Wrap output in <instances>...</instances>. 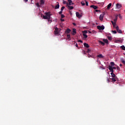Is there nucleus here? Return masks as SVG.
<instances>
[{
    "label": "nucleus",
    "instance_id": "nucleus-21",
    "mask_svg": "<svg viewBox=\"0 0 125 125\" xmlns=\"http://www.w3.org/2000/svg\"><path fill=\"white\" fill-rule=\"evenodd\" d=\"M99 58H103L104 57L102 54H100L98 55Z\"/></svg>",
    "mask_w": 125,
    "mask_h": 125
},
{
    "label": "nucleus",
    "instance_id": "nucleus-32",
    "mask_svg": "<svg viewBox=\"0 0 125 125\" xmlns=\"http://www.w3.org/2000/svg\"><path fill=\"white\" fill-rule=\"evenodd\" d=\"M43 19H47L48 18V17H47L46 15L45 16L43 15Z\"/></svg>",
    "mask_w": 125,
    "mask_h": 125
},
{
    "label": "nucleus",
    "instance_id": "nucleus-52",
    "mask_svg": "<svg viewBox=\"0 0 125 125\" xmlns=\"http://www.w3.org/2000/svg\"><path fill=\"white\" fill-rule=\"evenodd\" d=\"M73 25H74V26H76V23L75 22H73Z\"/></svg>",
    "mask_w": 125,
    "mask_h": 125
},
{
    "label": "nucleus",
    "instance_id": "nucleus-19",
    "mask_svg": "<svg viewBox=\"0 0 125 125\" xmlns=\"http://www.w3.org/2000/svg\"><path fill=\"white\" fill-rule=\"evenodd\" d=\"M99 43H100L101 44H102L103 46L105 45V43H104V42H102V41H99Z\"/></svg>",
    "mask_w": 125,
    "mask_h": 125
},
{
    "label": "nucleus",
    "instance_id": "nucleus-26",
    "mask_svg": "<svg viewBox=\"0 0 125 125\" xmlns=\"http://www.w3.org/2000/svg\"><path fill=\"white\" fill-rule=\"evenodd\" d=\"M111 80H112L113 83H115V82H116V78H111Z\"/></svg>",
    "mask_w": 125,
    "mask_h": 125
},
{
    "label": "nucleus",
    "instance_id": "nucleus-27",
    "mask_svg": "<svg viewBox=\"0 0 125 125\" xmlns=\"http://www.w3.org/2000/svg\"><path fill=\"white\" fill-rule=\"evenodd\" d=\"M107 39L109 40V41H112V37L111 36H108Z\"/></svg>",
    "mask_w": 125,
    "mask_h": 125
},
{
    "label": "nucleus",
    "instance_id": "nucleus-33",
    "mask_svg": "<svg viewBox=\"0 0 125 125\" xmlns=\"http://www.w3.org/2000/svg\"><path fill=\"white\" fill-rule=\"evenodd\" d=\"M81 4H82V5H85V3H84V1H82V2H81Z\"/></svg>",
    "mask_w": 125,
    "mask_h": 125
},
{
    "label": "nucleus",
    "instance_id": "nucleus-20",
    "mask_svg": "<svg viewBox=\"0 0 125 125\" xmlns=\"http://www.w3.org/2000/svg\"><path fill=\"white\" fill-rule=\"evenodd\" d=\"M111 75L112 78H116V75H115V74H114V72H111Z\"/></svg>",
    "mask_w": 125,
    "mask_h": 125
},
{
    "label": "nucleus",
    "instance_id": "nucleus-57",
    "mask_svg": "<svg viewBox=\"0 0 125 125\" xmlns=\"http://www.w3.org/2000/svg\"><path fill=\"white\" fill-rule=\"evenodd\" d=\"M84 54H85V52H84Z\"/></svg>",
    "mask_w": 125,
    "mask_h": 125
},
{
    "label": "nucleus",
    "instance_id": "nucleus-38",
    "mask_svg": "<svg viewBox=\"0 0 125 125\" xmlns=\"http://www.w3.org/2000/svg\"><path fill=\"white\" fill-rule=\"evenodd\" d=\"M85 4L86 5V6H88V2H87V1H85Z\"/></svg>",
    "mask_w": 125,
    "mask_h": 125
},
{
    "label": "nucleus",
    "instance_id": "nucleus-15",
    "mask_svg": "<svg viewBox=\"0 0 125 125\" xmlns=\"http://www.w3.org/2000/svg\"><path fill=\"white\" fill-rule=\"evenodd\" d=\"M83 44H84V46H85V47H86L87 48H88V47H89V45H88V44H87L86 43H84Z\"/></svg>",
    "mask_w": 125,
    "mask_h": 125
},
{
    "label": "nucleus",
    "instance_id": "nucleus-7",
    "mask_svg": "<svg viewBox=\"0 0 125 125\" xmlns=\"http://www.w3.org/2000/svg\"><path fill=\"white\" fill-rule=\"evenodd\" d=\"M76 14L78 18H81V17H82V15H81V14H80V13H79L78 12H76Z\"/></svg>",
    "mask_w": 125,
    "mask_h": 125
},
{
    "label": "nucleus",
    "instance_id": "nucleus-11",
    "mask_svg": "<svg viewBox=\"0 0 125 125\" xmlns=\"http://www.w3.org/2000/svg\"><path fill=\"white\" fill-rule=\"evenodd\" d=\"M45 15L48 17V18H50V16H51V15H50V13L48 12L46 13Z\"/></svg>",
    "mask_w": 125,
    "mask_h": 125
},
{
    "label": "nucleus",
    "instance_id": "nucleus-16",
    "mask_svg": "<svg viewBox=\"0 0 125 125\" xmlns=\"http://www.w3.org/2000/svg\"><path fill=\"white\" fill-rule=\"evenodd\" d=\"M117 20H118V16H115V19L113 20V21L115 22H117Z\"/></svg>",
    "mask_w": 125,
    "mask_h": 125
},
{
    "label": "nucleus",
    "instance_id": "nucleus-49",
    "mask_svg": "<svg viewBox=\"0 0 125 125\" xmlns=\"http://www.w3.org/2000/svg\"><path fill=\"white\" fill-rule=\"evenodd\" d=\"M112 68H113V70H114V69H117V68H116V67H112Z\"/></svg>",
    "mask_w": 125,
    "mask_h": 125
},
{
    "label": "nucleus",
    "instance_id": "nucleus-44",
    "mask_svg": "<svg viewBox=\"0 0 125 125\" xmlns=\"http://www.w3.org/2000/svg\"><path fill=\"white\" fill-rule=\"evenodd\" d=\"M106 81L108 82V83H110V79H109V78H107Z\"/></svg>",
    "mask_w": 125,
    "mask_h": 125
},
{
    "label": "nucleus",
    "instance_id": "nucleus-22",
    "mask_svg": "<svg viewBox=\"0 0 125 125\" xmlns=\"http://www.w3.org/2000/svg\"><path fill=\"white\" fill-rule=\"evenodd\" d=\"M40 4L42 5L44 3V0H40Z\"/></svg>",
    "mask_w": 125,
    "mask_h": 125
},
{
    "label": "nucleus",
    "instance_id": "nucleus-12",
    "mask_svg": "<svg viewBox=\"0 0 125 125\" xmlns=\"http://www.w3.org/2000/svg\"><path fill=\"white\" fill-rule=\"evenodd\" d=\"M69 5H72L74 4V3L72 2V0H68Z\"/></svg>",
    "mask_w": 125,
    "mask_h": 125
},
{
    "label": "nucleus",
    "instance_id": "nucleus-61",
    "mask_svg": "<svg viewBox=\"0 0 125 125\" xmlns=\"http://www.w3.org/2000/svg\"><path fill=\"white\" fill-rule=\"evenodd\" d=\"M74 42H75V41H74Z\"/></svg>",
    "mask_w": 125,
    "mask_h": 125
},
{
    "label": "nucleus",
    "instance_id": "nucleus-5",
    "mask_svg": "<svg viewBox=\"0 0 125 125\" xmlns=\"http://www.w3.org/2000/svg\"><path fill=\"white\" fill-rule=\"evenodd\" d=\"M108 69H109V71H110V72H111V73H114V69H113V66H111V65H109L108 66Z\"/></svg>",
    "mask_w": 125,
    "mask_h": 125
},
{
    "label": "nucleus",
    "instance_id": "nucleus-47",
    "mask_svg": "<svg viewBox=\"0 0 125 125\" xmlns=\"http://www.w3.org/2000/svg\"><path fill=\"white\" fill-rule=\"evenodd\" d=\"M47 19L48 22H49V21H50V18H48Z\"/></svg>",
    "mask_w": 125,
    "mask_h": 125
},
{
    "label": "nucleus",
    "instance_id": "nucleus-58",
    "mask_svg": "<svg viewBox=\"0 0 125 125\" xmlns=\"http://www.w3.org/2000/svg\"><path fill=\"white\" fill-rule=\"evenodd\" d=\"M66 4L68 5V2L66 3Z\"/></svg>",
    "mask_w": 125,
    "mask_h": 125
},
{
    "label": "nucleus",
    "instance_id": "nucleus-17",
    "mask_svg": "<svg viewBox=\"0 0 125 125\" xmlns=\"http://www.w3.org/2000/svg\"><path fill=\"white\" fill-rule=\"evenodd\" d=\"M60 5H59V3L55 6V9H58L60 7Z\"/></svg>",
    "mask_w": 125,
    "mask_h": 125
},
{
    "label": "nucleus",
    "instance_id": "nucleus-2",
    "mask_svg": "<svg viewBox=\"0 0 125 125\" xmlns=\"http://www.w3.org/2000/svg\"><path fill=\"white\" fill-rule=\"evenodd\" d=\"M115 28L116 31H117V33H119V34H122L123 33V31H122L121 29H119V26H116Z\"/></svg>",
    "mask_w": 125,
    "mask_h": 125
},
{
    "label": "nucleus",
    "instance_id": "nucleus-55",
    "mask_svg": "<svg viewBox=\"0 0 125 125\" xmlns=\"http://www.w3.org/2000/svg\"><path fill=\"white\" fill-rule=\"evenodd\" d=\"M88 32H89V34H91V31H88Z\"/></svg>",
    "mask_w": 125,
    "mask_h": 125
},
{
    "label": "nucleus",
    "instance_id": "nucleus-43",
    "mask_svg": "<svg viewBox=\"0 0 125 125\" xmlns=\"http://www.w3.org/2000/svg\"><path fill=\"white\" fill-rule=\"evenodd\" d=\"M62 12H62V11H60V12H59V14L62 15Z\"/></svg>",
    "mask_w": 125,
    "mask_h": 125
},
{
    "label": "nucleus",
    "instance_id": "nucleus-29",
    "mask_svg": "<svg viewBox=\"0 0 125 125\" xmlns=\"http://www.w3.org/2000/svg\"><path fill=\"white\" fill-rule=\"evenodd\" d=\"M36 5L37 7H41V6L40 5V4L39 3V2L36 3Z\"/></svg>",
    "mask_w": 125,
    "mask_h": 125
},
{
    "label": "nucleus",
    "instance_id": "nucleus-1",
    "mask_svg": "<svg viewBox=\"0 0 125 125\" xmlns=\"http://www.w3.org/2000/svg\"><path fill=\"white\" fill-rule=\"evenodd\" d=\"M104 15H105V13H103L100 16L99 19L100 20H101V21H103V18H104Z\"/></svg>",
    "mask_w": 125,
    "mask_h": 125
},
{
    "label": "nucleus",
    "instance_id": "nucleus-51",
    "mask_svg": "<svg viewBox=\"0 0 125 125\" xmlns=\"http://www.w3.org/2000/svg\"><path fill=\"white\" fill-rule=\"evenodd\" d=\"M25 2H28V0H23Z\"/></svg>",
    "mask_w": 125,
    "mask_h": 125
},
{
    "label": "nucleus",
    "instance_id": "nucleus-59",
    "mask_svg": "<svg viewBox=\"0 0 125 125\" xmlns=\"http://www.w3.org/2000/svg\"><path fill=\"white\" fill-rule=\"evenodd\" d=\"M101 4H103V3H101Z\"/></svg>",
    "mask_w": 125,
    "mask_h": 125
},
{
    "label": "nucleus",
    "instance_id": "nucleus-14",
    "mask_svg": "<svg viewBox=\"0 0 125 125\" xmlns=\"http://www.w3.org/2000/svg\"><path fill=\"white\" fill-rule=\"evenodd\" d=\"M67 40H68L69 41H71V35H70L69 34H68L67 35Z\"/></svg>",
    "mask_w": 125,
    "mask_h": 125
},
{
    "label": "nucleus",
    "instance_id": "nucleus-53",
    "mask_svg": "<svg viewBox=\"0 0 125 125\" xmlns=\"http://www.w3.org/2000/svg\"><path fill=\"white\" fill-rule=\"evenodd\" d=\"M111 23H112V24H113V23H115V22H114V21H111Z\"/></svg>",
    "mask_w": 125,
    "mask_h": 125
},
{
    "label": "nucleus",
    "instance_id": "nucleus-48",
    "mask_svg": "<svg viewBox=\"0 0 125 125\" xmlns=\"http://www.w3.org/2000/svg\"><path fill=\"white\" fill-rule=\"evenodd\" d=\"M76 47L79 48V45L78 44V43L76 44Z\"/></svg>",
    "mask_w": 125,
    "mask_h": 125
},
{
    "label": "nucleus",
    "instance_id": "nucleus-8",
    "mask_svg": "<svg viewBox=\"0 0 125 125\" xmlns=\"http://www.w3.org/2000/svg\"><path fill=\"white\" fill-rule=\"evenodd\" d=\"M90 8H92L94 9H97V8H98V7H97V6H95L94 5H92L91 6H90Z\"/></svg>",
    "mask_w": 125,
    "mask_h": 125
},
{
    "label": "nucleus",
    "instance_id": "nucleus-60",
    "mask_svg": "<svg viewBox=\"0 0 125 125\" xmlns=\"http://www.w3.org/2000/svg\"><path fill=\"white\" fill-rule=\"evenodd\" d=\"M33 1V0H31V1Z\"/></svg>",
    "mask_w": 125,
    "mask_h": 125
},
{
    "label": "nucleus",
    "instance_id": "nucleus-39",
    "mask_svg": "<svg viewBox=\"0 0 125 125\" xmlns=\"http://www.w3.org/2000/svg\"><path fill=\"white\" fill-rule=\"evenodd\" d=\"M88 57L90 58V57H92V55L90 54H88Z\"/></svg>",
    "mask_w": 125,
    "mask_h": 125
},
{
    "label": "nucleus",
    "instance_id": "nucleus-4",
    "mask_svg": "<svg viewBox=\"0 0 125 125\" xmlns=\"http://www.w3.org/2000/svg\"><path fill=\"white\" fill-rule=\"evenodd\" d=\"M55 35H58L59 34V29L56 27L54 31Z\"/></svg>",
    "mask_w": 125,
    "mask_h": 125
},
{
    "label": "nucleus",
    "instance_id": "nucleus-40",
    "mask_svg": "<svg viewBox=\"0 0 125 125\" xmlns=\"http://www.w3.org/2000/svg\"><path fill=\"white\" fill-rule=\"evenodd\" d=\"M62 3H63V4H66V1L63 0L62 1Z\"/></svg>",
    "mask_w": 125,
    "mask_h": 125
},
{
    "label": "nucleus",
    "instance_id": "nucleus-18",
    "mask_svg": "<svg viewBox=\"0 0 125 125\" xmlns=\"http://www.w3.org/2000/svg\"><path fill=\"white\" fill-rule=\"evenodd\" d=\"M111 6H112V3H110L108 5H107V9H109Z\"/></svg>",
    "mask_w": 125,
    "mask_h": 125
},
{
    "label": "nucleus",
    "instance_id": "nucleus-10",
    "mask_svg": "<svg viewBox=\"0 0 125 125\" xmlns=\"http://www.w3.org/2000/svg\"><path fill=\"white\" fill-rule=\"evenodd\" d=\"M116 7L118 9H120V8H121V7H122V5H121V4H120L119 3H117L116 4Z\"/></svg>",
    "mask_w": 125,
    "mask_h": 125
},
{
    "label": "nucleus",
    "instance_id": "nucleus-6",
    "mask_svg": "<svg viewBox=\"0 0 125 125\" xmlns=\"http://www.w3.org/2000/svg\"><path fill=\"white\" fill-rule=\"evenodd\" d=\"M77 34V29H76L75 28H73V32H72V34L73 36H75V35Z\"/></svg>",
    "mask_w": 125,
    "mask_h": 125
},
{
    "label": "nucleus",
    "instance_id": "nucleus-54",
    "mask_svg": "<svg viewBox=\"0 0 125 125\" xmlns=\"http://www.w3.org/2000/svg\"><path fill=\"white\" fill-rule=\"evenodd\" d=\"M111 23H112V24H113V23H115V22H114V21H111Z\"/></svg>",
    "mask_w": 125,
    "mask_h": 125
},
{
    "label": "nucleus",
    "instance_id": "nucleus-13",
    "mask_svg": "<svg viewBox=\"0 0 125 125\" xmlns=\"http://www.w3.org/2000/svg\"><path fill=\"white\" fill-rule=\"evenodd\" d=\"M68 8L69 10H72V9H74V7L72 6H68Z\"/></svg>",
    "mask_w": 125,
    "mask_h": 125
},
{
    "label": "nucleus",
    "instance_id": "nucleus-36",
    "mask_svg": "<svg viewBox=\"0 0 125 125\" xmlns=\"http://www.w3.org/2000/svg\"><path fill=\"white\" fill-rule=\"evenodd\" d=\"M61 16V18H64V17H65V16L63 14H62Z\"/></svg>",
    "mask_w": 125,
    "mask_h": 125
},
{
    "label": "nucleus",
    "instance_id": "nucleus-42",
    "mask_svg": "<svg viewBox=\"0 0 125 125\" xmlns=\"http://www.w3.org/2000/svg\"><path fill=\"white\" fill-rule=\"evenodd\" d=\"M78 42H81V43H83V41H82V40H78Z\"/></svg>",
    "mask_w": 125,
    "mask_h": 125
},
{
    "label": "nucleus",
    "instance_id": "nucleus-37",
    "mask_svg": "<svg viewBox=\"0 0 125 125\" xmlns=\"http://www.w3.org/2000/svg\"><path fill=\"white\" fill-rule=\"evenodd\" d=\"M89 52H90V49H88L87 50V53H89Z\"/></svg>",
    "mask_w": 125,
    "mask_h": 125
},
{
    "label": "nucleus",
    "instance_id": "nucleus-31",
    "mask_svg": "<svg viewBox=\"0 0 125 125\" xmlns=\"http://www.w3.org/2000/svg\"><path fill=\"white\" fill-rule=\"evenodd\" d=\"M65 8V6H62L61 8V11L63 12V10H64V9Z\"/></svg>",
    "mask_w": 125,
    "mask_h": 125
},
{
    "label": "nucleus",
    "instance_id": "nucleus-35",
    "mask_svg": "<svg viewBox=\"0 0 125 125\" xmlns=\"http://www.w3.org/2000/svg\"><path fill=\"white\" fill-rule=\"evenodd\" d=\"M112 32L113 34H117V31H116V30H112Z\"/></svg>",
    "mask_w": 125,
    "mask_h": 125
},
{
    "label": "nucleus",
    "instance_id": "nucleus-24",
    "mask_svg": "<svg viewBox=\"0 0 125 125\" xmlns=\"http://www.w3.org/2000/svg\"><path fill=\"white\" fill-rule=\"evenodd\" d=\"M103 42H104L105 43H108V40L107 39H103Z\"/></svg>",
    "mask_w": 125,
    "mask_h": 125
},
{
    "label": "nucleus",
    "instance_id": "nucleus-30",
    "mask_svg": "<svg viewBox=\"0 0 125 125\" xmlns=\"http://www.w3.org/2000/svg\"><path fill=\"white\" fill-rule=\"evenodd\" d=\"M83 34H84L85 35V34H87V31L86 30H84L83 31Z\"/></svg>",
    "mask_w": 125,
    "mask_h": 125
},
{
    "label": "nucleus",
    "instance_id": "nucleus-41",
    "mask_svg": "<svg viewBox=\"0 0 125 125\" xmlns=\"http://www.w3.org/2000/svg\"><path fill=\"white\" fill-rule=\"evenodd\" d=\"M61 21L62 22H64V21H65V20L63 19H61Z\"/></svg>",
    "mask_w": 125,
    "mask_h": 125
},
{
    "label": "nucleus",
    "instance_id": "nucleus-23",
    "mask_svg": "<svg viewBox=\"0 0 125 125\" xmlns=\"http://www.w3.org/2000/svg\"><path fill=\"white\" fill-rule=\"evenodd\" d=\"M110 65L111 67H113V66H115V62H110Z\"/></svg>",
    "mask_w": 125,
    "mask_h": 125
},
{
    "label": "nucleus",
    "instance_id": "nucleus-50",
    "mask_svg": "<svg viewBox=\"0 0 125 125\" xmlns=\"http://www.w3.org/2000/svg\"><path fill=\"white\" fill-rule=\"evenodd\" d=\"M117 70H120V67L117 66Z\"/></svg>",
    "mask_w": 125,
    "mask_h": 125
},
{
    "label": "nucleus",
    "instance_id": "nucleus-28",
    "mask_svg": "<svg viewBox=\"0 0 125 125\" xmlns=\"http://www.w3.org/2000/svg\"><path fill=\"white\" fill-rule=\"evenodd\" d=\"M121 48L123 49V50H125V45L121 46Z\"/></svg>",
    "mask_w": 125,
    "mask_h": 125
},
{
    "label": "nucleus",
    "instance_id": "nucleus-56",
    "mask_svg": "<svg viewBox=\"0 0 125 125\" xmlns=\"http://www.w3.org/2000/svg\"><path fill=\"white\" fill-rule=\"evenodd\" d=\"M120 67H122L123 66V64H120Z\"/></svg>",
    "mask_w": 125,
    "mask_h": 125
},
{
    "label": "nucleus",
    "instance_id": "nucleus-3",
    "mask_svg": "<svg viewBox=\"0 0 125 125\" xmlns=\"http://www.w3.org/2000/svg\"><path fill=\"white\" fill-rule=\"evenodd\" d=\"M97 29L98 30H104V29H105V27L104 26H100V25H98L97 26Z\"/></svg>",
    "mask_w": 125,
    "mask_h": 125
},
{
    "label": "nucleus",
    "instance_id": "nucleus-46",
    "mask_svg": "<svg viewBox=\"0 0 125 125\" xmlns=\"http://www.w3.org/2000/svg\"><path fill=\"white\" fill-rule=\"evenodd\" d=\"M122 62L123 63V64H125V61L123 60L122 61Z\"/></svg>",
    "mask_w": 125,
    "mask_h": 125
},
{
    "label": "nucleus",
    "instance_id": "nucleus-25",
    "mask_svg": "<svg viewBox=\"0 0 125 125\" xmlns=\"http://www.w3.org/2000/svg\"><path fill=\"white\" fill-rule=\"evenodd\" d=\"M83 36L84 37V39H87V35L86 34H83Z\"/></svg>",
    "mask_w": 125,
    "mask_h": 125
},
{
    "label": "nucleus",
    "instance_id": "nucleus-34",
    "mask_svg": "<svg viewBox=\"0 0 125 125\" xmlns=\"http://www.w3.org/2000/svg\"><path fill=\"white\" fill-rule=\"evenodd\" d=\"M116 22H114V23L112 24L114 28H116Z\"/></svg>",
    "mask_w": 125,
    "mask_h": 125
},
{
    "label": "nucleus",
    "instance_id": "nucleus-9",
    "mask_svg": "<svg viewBox=\"0 0 125 125\" xmlns=\"http://www.w3.org/2000/svg\"><path fill=\"white\" fill-rule=\"evenodd\" d=\"M66 34H70L71 33V29L67 28L65 31Z\"/></svg>",
    "mask_w": 125,
    "mask_h": 125
},
{
    "label": "nucleus",
    "instance_id": "nucleus-45",
    "mask_svg": "<svg viewBox=\"0 0 125 125\" xmlns=\"http://www.w3.org/2000/svg\"><path fill=\"white\" fill-rule=\"evenodd\" d=\"M95 12H100V10H96Z\"/></svg>",
    "mask_w": 125,
    "mask_h": 125
}]
</instances>
